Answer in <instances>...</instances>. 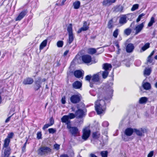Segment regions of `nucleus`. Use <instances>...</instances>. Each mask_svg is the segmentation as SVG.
<instances>
[{
    "label": "nucleus",
    "mask_w": 157,
    "mask_h": 157,
    "mask_svg": "<svg viewBox=\"0 0 157 157\" xmlns=\"http://www.w3.org/2000/svg\"><path fill=\"white\" fill-rule=\"evenodd\" d=\"M106 106L105 100L100 99V96H99L94 104L95 110L97 114L100 115L104 112L106 109Z\"/></svg>",
    "instance_id": "1"
},
{
    "label": "nucleus",
    "mask_w": 157,
    "mask_h": 157,
    "mask_svg": "<svg viewBox=\"0 0 157 157\" xmlns=\"http://www.w3.org/2000/svg\"><path fill=\"white\" fill-rule=\"evenodd\" d=\"M52 149L47 146H43L40 147L37 150L38 154L40 156L46 155L50 154Z\"/></svg>",
    "instance_id": "2"
},
{
    "label": "nucleus",
    "mask_w": 157,
    "mask_h": 157,
    "mask_svg": "<svg viewBox=\"0 0 157 157\" xmlns=\"http://www.w3.org/2000/svg\"><path fill=\"white\" fill-rule=\"evenodd\" d=\"M82 97L79 93L72 95L70 98L71 103L73 104H77L80 102Z\"/></svg>",
    "instance_id": "3"
},
{
    "label": "nucleus",
    "mask_w": 157,
    "mask_h": 157,
    "mask_svg": "<svg viewBox=\"0 0 157 157\" xmlns=\"http://www.w3.org/2000/svg\"><path fill=\"white\" fill-rule=\"evenodd\" d=\"M72 25L71 23L68 26L67 30L68 33V39L67 42L69 44H71L73 41L74 38V35L73 33Z\"/></svg>",
    "instance_id": "4"
},
{
    "label": "nucleus",
    "mask_w": 157,
    "mask_h": 157,
    "mask_svg": "<svg viewBox=\"0 0 157 157\" xmlns=\"http://www.w3.org/2000/svg\"><path fill=\"white\" fill-rule=\"evenodd\" d=\"M100 81V77L99 75L98 74H94L92 76V78L90 84V86L91 88L94 87V84H97V83Z\"/></svg>",
    "instance_id": "5"
},
{
    "label": "nucleus",
    "mask_w": 157,
    "mask_h": 157,
    "mask_svg": "<svg viewBox=\"0 0 157 157\" xmlns=\"http://www.w3.org/2000/svg\"><path fill=\"white\" fill-rule=\"evenodd\" d=\"M90 130L87 128H84L82 130V138L84 140H86L90 136Z\"/></svg>",
    "instance_id": "6"
},
{
    "label": "nucleus",
    "mask_w": 157,
    "mask_h": 157,
    "mask_svg": "<svg viewBox=\"0 0 157 157\" xmlns=\"http://www.w3.org/2000/svg\"><path fill=\"white\" fill-rule=\"evenodd\" d=\"M67 128L69 130V131L71 134L74 136H77V134L78 133V129L77 127H71V125L68 126Z\"/></svg>",
    "instance_id": "7"
},
{
    "label": "nucleus",
    "mask_w": 157,
    "mask_h": 157,
    "mask_svg": "<svg viewBox=\"0 0 157 157\" xmlns=\"http://www.w3.org/2000/svg\"><path fill=\"white\" fill-rule=\"evenodd\" d=\"M82 61L85 63L88 64L91 63L92 61L91 56L89 55H84L82 56Z\"/></svg>",
    "instance_id": "8"
},
{
    "label": "nucleus",
    "mask_w": 157,
    "mask_h": 157,
    "mask_svg": "<svg viewBox=\"0 0 157 157\" xmlns=\"http://www.w3.org/2000/svg\"><path fill=\"white\" fill-rule=\"evenodd\" d=\"M41 78L39 77L38 79L35 82V85L34 87V89L35 91L38 90L41 87Z\"/></svg>",
    "instance_id": "9"
},
{
    "label": "nucleus",
    "mask_w": 157,
    "mask_h": 157,
    "mask_svg": "<svg viewBox=\"0 0 157 157\" xmlns=\"http://www.w3.org/2000/svg\"><path fill=\"white\" fill-rule=\"evenodd\" d=\"M28 11L27 10L22 11L15 19L16 21L21 20L27 14Z\"/></svg>",
    "instance_id": "10"
},
{
    "label": "nucleus",
    "mask_w": 157,
    "mask_h": 157,
    "mask_svg": "<svg viewBox=\"0 0 157 157\" xmlns=\"http://www.w3.org/2000/svg\"><path fill=\"white\" fill-rule=\"evenodd\" d=\"M61 121L63 123H65L67 124V127L71 125L70 120L69 118L68 115H65L63 116L61 118Z\"/></svg>",
    "instance_id": "11"
},
{
    "label": "nucleus",
    "mask_w": 157,
    "mask_h": 157,
    "mask_svg": "<svg viewBox=\"0 0 157 157\" xmlns=\"http://www.w3.org/2000/svg\"><path fill=\"white\" fill-rule=\"evenodd\" d=\"M82 83L81 82L76 81L74 82L72 84V86L74 89H80L82 87Z\"/></svg>",
    "instance_id": "12"
},
{
    "label": "nucleus",
    "mask_w": 157,
    "mask_h": 157,
    "mask_svg": "<svg viewBox=\"0 0 157 157\" xmlns=\"http://www.w3.org/2000/svg\"><path fill=\"white\" fill-rule=\"evenodd\" d=\"M145 22H144L136 26L135 28L136 30L135 34H137L143 29L144 26Z\"/></svg>",
    "instance_id": "13"
},
{
    "label": "nucleus",
    "mask_w": 157,
    "mask_h": 157,
    "mask_svg": "<svg viewBox=\"0 0 157 157\" xmlns=\"http://www.w3.org/2000/svg\"><path fill=\"white\" fill-rule=\"evenodd\" d=\"M134 132V128H132L131 127L127 128L124 131V134L127 136H130Z\"/></svg>",
    "instance_id": "14"
},
{
    "label": "nucleus",
    "mask_w": 157,
    "mask_h": 157,
    "mask_svg": "<svg viewBox=\"0 0 157 157\" xmlns=\"http://www.w3.org/2000/svg\"><path fill=\"white\" fill-rule=\"evenodd\" d=\"M124 7L121 5H117L113 7V12L121 13L123 12Z\"/></svg>",
    "instance_id": "15"
},
{
    "label": "nucleus",
    "mask_w": 157,
    "mask_h": 157,
    "mask_svg": "<svg viewBox=\"0 0 157 157\" xmlns=\"http://www.w3.org/2000/svg\"><path fill=\"white\" fill-rule=\"evenodd\" d=\"M116 0H104L102 4L103 6H109L116 2Z\"/></svg>",
    "instance_id": "16"
},
{
    "label": "nucleus",
    "mask_w": 157,
    "mask_h": 157,
    "mask_svg": "<svg viewBox=\"0 0 157 157\" xmlns=\"http://www.w3.org/2000/svg\"><path fill=\"white\" fill-rule=\"evenodd\" d=\"M75 116L78 118H82L84 115L83 110L81 109H78L75 112Z\"/></svg>",
    "instance_id": "17"
},
{
    "label": "nucleus",
    "mask_w": 157,
    "mask_h": 157,
    "mask_svg": "<svg viewBox=\"0 0 157 157\" xmlns=\"http://www.w3.org/2000/svg\"><path fill=\"white\" fill-rule=\"evenodd\" d=\"M134 49L133 44L132 43H129L126 46V50L128 53H131L132 52Z\"/></svg>",
    "instance_id": "18"
},
{
    "label": "nucleus",
    "mask_w": 157,
    "mask_h": 157,
    "mask_svg": "<svg viewBox=\"0 0 157 157\" xmlns=\"http://www.w3.org/2000/svg\"><path fill=\"white\" fill-rule=\"evenodd\" d=\"M33 79L30 77H27L24 79L23 82V83L24 85H31L33 82Z\"/></svg>",
    "instance_id": "19"
},
{
    "label": "nucleus",
    "mask_w": 157,
    "mask_h": 157,
    "mask_svg": "<svg viewBox=\"0 0 157 157\" xmlns=\"http://www.w3.org/2000/svg\"><path fill=\"white\" fill-rule=\"evenodd\" d=\"M86 22L84 21L83 26L78 29L77 32V33L79 34L81 33L82 31H86L88 30L89 29V27L88 26L86 25Z\"/></svg>",
    "instance_id": "20"
},
{
    "label": "nucleus",
    "mask_w": 157,
    "mask_h": 157,
    "mask_svg": "<svg viewBox=\"0 0 157 157\" xmlns=\"http://www.w3.org/2000/svg\"><path fill=\"white\" fill-rule=\"evenodd\" d=\"M127 17L125 15L120 17L119 20V23L121 25H123L127 22Z\"/></svg>",
    "instance_id": "21"
},
{
    "label": "nucleus",
    "mask_w": 157,
    "mask_h": 157,
    "mask_svg": "<svg viewBox=\"0 0 157 157\" xmlns=\"http://www.w3.org/2000/svg\"><path fill=\"white\" fill-rule=\"evenodd\" d=\"M134 132L138 136H144V134L145 132V130L142 128L141 129V131L136 128H134Z\"/></svg>",
    "instance_id": "22"
},
{
    "label": "nucleus",
    "mask_w": 157,
    "mask_h": 157,
    "mask_svg": "<svg viewBox=\"0 0 157 157\" xmlns=\"http://www.w3.org/2000/svg\"><path fill=\"white\" fill-rule=\"evenodd\" d=\"M74 75L75 77L78 78H81L83 75L82 71L79 70L75 71L74 72Z\"/></svg>",
    "instance_id": "23"
},
{
    "label": "nucleus",
    "mask_w": 157,
    "mask_h": 157,
    "mask_svg": "<svg viewBox=\"0 0 157 157\" xmlns=\"http://www.w3.org/2000/svg\"><path fill=\"white\" fill-rule=\"evenodd\" d=\"M101 134L100 132L98 131L93 132L92 135V136L94 139L98 140Z\"/></svg>",
    "instance_id": "24"
},
{
    "label": "nucleus",
    "mask_w": 157,
    "mask_h": 157,
    "mask_svg": "<svg viewBox=\"0 0 157 157\" xmlns=\"http://www.w3.org/2000/svg\"><path fill=\"white\" fill-rule=\"evenodd\" d=\"M10 151L11 149L10 147L6 148L3 153L4 157H9L11 153Z\"/></svg>",
    "instance_id": "25"
},
{
    "label": "nucleus",
    "mask_w": 157,
    "mask_h": 157,
    "mask_svg": "<svg viewBox=\"0 0 157 157\" xmlns=\"http://www.w3.org/2000/svg\"><path fill=\"white\" fill-rule=\"evenodd\" d=\"M112 68V66L111 64L105 63L103 64V69L105 71H108L109 69V70H111Z\"/></svg>",
    "instance_id": "26"
},
{
    "label": "nucleus",
    "mask_w": 157,
    "mask_h": 157,
    "mask_svg": "<svg viewBox=\"0 0 157 157\" xmlns=\"http://www.w3.org/2000/svg\"><path fill=\"white\" fill-rule=\"evenodd\" d=\"M10 142V140L6 138L4 141V144L3 146V148H8Z\"/></svg>",
    "instance_id": "27"
},
{
    "label": "nucleus",
    "mask_w": 157,
    "mask_h": 157,
    "mask_svg": "<svg viewBox=\"0 0 157 157\" xmlns=\"http://www.w3.org/2000/svg\"><path fill=\"white\" fill-rule=\"evenodd\" d=\"M144 89L148 90L151 89V84L148 82H144L142 85Z\"/></svg>",
    "instance_id": "28"
},
{
    "label": "nucleus",
    "mask_w": 157,
    "mask_h": 157,
    "mask_svg": "<svg viewBox=\"0 0 157 157\" xmlns=\"http://www.w3.org/2000/svg\"><path fill=\"white\" fill-rule=\"evenodd\" d=\"M81 3L79 1H76L73 3V6L74 9H79Z\"/></svg>",
    "instance_id": "29"
},
{
    "label": "nucleus",
    "mask_w": 157,
    "mask_h": 157,
    "mask_svg": "<svg viewBox=\"0 0 157 157\" xmlns=\"http://www.w3.org/2000/svg\"><path fill=\"white\" fill-rule=\"evenodd\" d=\"M47 39H45L43 40L40 44V49L42 50L44 48V47H46L47 44Z\"/></svg>",
    "instance_id": "30"
},
{
    "label": "nucleus",
    "mask_w": 157,
    "mask_h": 157,
    "mask_svg": "<svg viewBox=\"0 0 157 157\" xmlns=\"http://www.w3.org/2000/svg\"><path fill=\"white\" fill-rule=\"evenodd\" d=\"M150 47V44L148 43H147L145 44L143 46L140 50L141 52H144L148 48Z\"/></svg>",
    "instance_id": "31"
},
{
    "label": "nucleus",
    "mask_w": 157,
    "mask_h": 157,
    "mask_svg": "<svg viewBox=\"0 0 157 157\" xmlns=\"http://www.w3.org/2000/svg\"><path fill=\"white\" fill-rule=\"evenodd\" d=\"M148 100L147 98L146 97H142L139 100L140 104H143L146 103Z\"/></svg>",
    "instance_id": "32"
},
{
    "label": "nucleus",
    "mask_w": 157,
    "mask_h": 157,
    "mask_svg": "<svg viewBox=\"0 0 157 157\" xmlns=\"http://www.w3.org/2000/svg\"><path fill=\"white\" fill-rule=\"evenodd\" d=\"M88 53L89 54L93 55L97 52L96 49L94 48H90L88 49Z\"/></svg>",
    "instance_id": "33"
},
{
    "label": "nucleus",
    "mask_w": 157,
    "mask_h": 157,
    "mask_svg": "<svg viewBox=\"0 0 157 157\" xmlns=\"http://www.w3.org/2000/svg\"><path fill=\"white\" fill-rule=\"evenodd\" d=\"M114 27V25L113 19L110 20L108 21L107 24V27L108 29H112Z\"/></svg>",
    "instance_id": "34"
},
{
    "label": "nucleus",
    "mask_w": 157,
    "mask_h": 157,
    "mask_svg": "<svg viewBox=\"0 0 157 157\" xmlns=\"http://www.w3.org/2000/svg\"><path fill=\"white\" fill-rule=\"evenodd\" d=\"M151 70L150 68H146L144 71V74L145 75L149 76L151 74Z\"/></svg>",
    "instance_id": "35"
},
{
    "label": "nucleus",
    "mask_w": 157,
    "mask_h": 157,
    "mask_svg": "<svg viewBox=\"0 0 157 157\" xmlns=\"http://www.w3.org/2000/svg\"><path fill=\"white\" fill-rule=\"evenodd\" d=\"M155 18L153 17H151L150 21L148 24V27H151L153 25V23L155 22Z\"/></svg>",
    "instance_id": "36"
},
{
    "label": "nucleus",
    "mask_w": 157,
    "mask_h": 157,
    "mask_svg": "<svg viewBox=\"0 0 157 157\" xmlns=\"http://www.w3.org/2000/svg\"><path fill=\"white\" fill-rule=\"evenodd\" d=\"M108 153L107 151H102L101 152L100 154L102 157H107Z\"/></svg>",
    "instance_id": "37"
},
{
    "label": "nucleus",
    "mask_w": 157,
    "mask_h": 157,
    "mask_svg": "<svg viewBox=\"0 0 157 157\" xmlns=\"http://www.w3.org/2000/svg\"><path fill=\"white\" fill-rule=\"evenodd\" d=\"M109 74V72L108 71H103L102 73V78L104 79L106 78L108 76Z\"/></svg>",
    "instance_id": "38"
},
{
    "label": "nucleus",
    "mask_w": 157,
    "mask_h": 157,
    "mask_svg": "<svg viewBox=\"0 0 157 157\" xmlns=\"http://www.w3.org/2000/svg\"><path fill=\"white\" fill-rule=\"evenodd\" d=\"M124 32L125 34L128 36L131 33V30L130 28H128L124 30Z\"/></svg>",
    "instance_id": "39"
},
{
    "label": "nucleus",
    "mask_w": 157,
    "mask_h": 157,
    "mask_svg": "<svg viewBox=\"0 0 157 157\" xmlns=\"http://www.w3.org/2000/svg\"><path fill=\"white\" fill-rule=\"evenodd\" d=\"M92 78V76L91 75H86L85 77V80L86 81H88L90 83V84L91 80Z\"/></svg>",
    "instance_id": "40"
},
{
    "label": "nucleus",
    "mask_w": 157,
    "mask_h": 157,
    "mask_svg": "<svg viewBox=\"0 0 157 157\" xmlns=\"http://www.w3.org/2000/svg\"><path fill=\"white\" fill-rule=\"evenodd\" d=\"M145 15V14L144 13H142L139 15L136 20V22L138 23L140 21L141 19L142 18V17Z\"/></svg>",
    "instance_id": "41"
},
{
    "label": "nucleus",
    "mask_w": 157,
    "mask_h": 157,
    "mask_svg": "<svg viewBox=\"0 0 157 157\" xmlns=\"http://www.w3.org/2000/svg\"><path fill=\"white\" fill-rule=\"evenodd\" d=\"M63 45V42L62 40H59L57 43V45L58 47H62Z\"/></svg>",
    "instance_id": "42"
},
{
    "label": "nucleus",
    "mask_w": 157,
    "mask_h": 157,
    "mask_svg": "<svg viewBox=\"0 0 157 157\" xmlns=\"http://www.w3.org/2000/svg\"><path fill=\"white\" fill-rule=\"evenodd\" d=\"M14 135V134L13 132H10L8 134L6 138L10 140L11 139H12L13 138Z\"/></svg>",
    "instance_id": "43"
},
{
    "label": "nucleus",
    "mask_w": 157,
    "mask_h": 157,
    "mask_svg": "<svg viewBox=\"0 0 157 157\" xmlns=\"http://www.w3.org/2000/svg\"><path fill=\"white\" fill-rule=\"evenodd\" d=\"M139 7V5L138 4H135L134 5L132 8H131V10L132 11H134L136 10Z\"/></svg>",
    "instance_id": "44"
},
{
    "label": "nucleus",
    "mask_w": 157,
    "mask_h": 157,
    "mask_svg": "<svg viewBox=\"0 0 157 157\" xmlns=\"http://www.w3.org/2000/svg\"><path fill=\"white\" fill-rule=\"evenodd\" d=\"M118 34V29H116L113 32V36L115 38H117Z\"/></svg>",
    "instance_id": "45"
},
{
    "label": "nucleus",
    "mask_w": 157,
    "mask_h": 157,
    "mask_svg": "<svg viewBox=\"0 0 157 157\" xmlns=\"http://www.w3.org/2000/svg\"><path fill=\"white\" fill-rule=\"evenodd\" d=\"M75 113L74 114L73 113H70L69 114L68 117L69 119H71L74 118L75 117Z\"/></svg>",
    "instance_id": "46"
},
{
    "label": "nucleus",
    "mask_w": 157,
    "mask_h": 157,
    "mask_svg": "<svg viewBox=\"0 0 157 157\" xmlns=\"http://www.w3.org/2000/svg\"><path fill=\"white\" fill-rule=\"evenodd\" d=\"M48 131L49 133L53 134L55 133L56 132V129L53 128H50L48 129Z\"/></svg>",
    "instance_id": "47"
},
{
    "label": "nucleus",
    "mask_w": 157,
    "mask_h": 157,
    "mask_svg": "<svg viewBox=\"0 0 157 157\" xmlns=\"http://www.w3.org/2000/svg\"><path fill=\"white\" fill-rule=\"evenodd\" d=\"M26 142L24 143L23 146L22 147V151H24L26 147L27 144V142L28 141V139L27 137L26 138Z\"/></svg>",
    "instance_id": "48"
},
{
    "label": "nucleus",
    "mask_w": 157,
    "mask_h": 157,
    "mask_svg": "<svg viewBox=\"0 0 157 157\" xmlns=\"http://www.w3.org/2000/svg\"><path fill=\"white\" fill-rule=\"evenodd\" d=\"M54 148L56 150H58L60 149V145L57 144H55L53 146Z\"/></svg>",
    "instance_id": "49"
},
{
    "label": "nucleus",
    "mask_w": 157,
    "mask_h": 157,
    "mask_svg": "<svg viewBox=\"0 0 157 157\" xmlns=\"http://www.w3.org/2000/svg\"><path fill=\"white\" fill-rule=\"evenodd\" d=\"M50 123L49 124L51 126L53 125L54 123V120L52 117H51L49 119Z\"/></svg>",
    "instance_id": "50"
},
{
    "label": "nucleus",
    "mask_w": 157,
    "mask_h": 157,
    "mask_svg": "<svg viewBox=\"0 0 157 157\" xmlns=\"http://www.w3.org/2000/svg\"><path fill=\"white\" fill-rule=\"evenodd\" d=\"M37 138L38 139H40L42 138V134L41 132H39L37 133Z\"/></svg>",
    "instance_id": "51"
},
{
    "label": "nucleus",
    "mask_w": 157,
    "mask_h": 157,
    "mask_svg": "<svg viewBox=\"0 0 157 157\" xmlns=\"http://www.w3.org/2000/svg\"><path fill=\"white\" fill-rule=\"evenodd\" d=\"M153 59L151 57H149V56H148L147 58V63H151L153 61Z\"/></svg>",
    "instance_id": "52"
},
{
    "label": "nucleus",
    "mask_w": 157,
    "mask_h": 157,
    "mask_svg": "<svg viewBox=\"0 0 157 157\" xmlns=\"http://www.w3.org/2000/svg\"><path fill=\"white\" fill-rule=\"evenodd\" d=\"M154 155V151H150L147 155V157H152Z\"/></svg>",
    "instance_id": "53"
},
{
    "label": "nucleus",
    "mask_w": 157,
    "mask_h": 157,
    "mask_svg": "<svg viewBox=\"0 0 157 157\" xmlns=\"http://www.w3.org/2000/svg\"><path fill=\"white\" fill-rule=\"evenodd\" d=\"M51 126L49 124H46L44 125V126L42 128L43 130H45V129L48 128L49 127Z\"/></svg>",
    "instance_id": "54"
},
{
    "label": "nucleus",
    "mask_w": 157,
    "mask_h": 157,
    "mask_svg": "<svg viewBox=\"0 0 157 157\" xmlns=\"http://www.w3.org/2000/svg\"><path fill=\"white\" fill-rule=\"evenodd\" d=\"M66 0H63L60 3H59L58 4H57L59 6H62L64 4Z\"/></svg>",
    "instance_id": "55"
},
{
    "label": "nucleus",
    "mask_w": 157,
    "mask_h": 157,
    "mask_svg": "<svg viewBox=\"0 0 157 157\" xmlns=\"http://www.w3.org/2000/svg\"><path fill=\"white\" fill-rule=\"evenodd\" d=\"M102 125L104 126L107 127L109 125V123L107 121L104 122L102 124Z\"/></svg>",
    "instance_id": "56"
},
{
    "label": "nucleus",
    "mask_w": 157,
    "mask_h": 157,
    "mask_svg": "<svg viewBox=\"0 0 157 157\" xmlns=\"http://www.w3.org/2000/svg\"><path fill=\"white\" fill-rule=\"evenodd\" d=\"M13 115V114H12L11 116L8 117L5 120V123H7L10 120V119L11 118V117H12V116Z\"/></svg>",
    "instance_id": "57"
},
{
    "label": "nucleus",
    "mask_w": 157,
    "mask_h": 157,
    "mask_svg": "<svg viewBox=\"0 0 157 157\" xmlns=\"http://www.w3.org/2000/svg\"><path fill=\"white\" fill-rule=\"evenodd\" d=\"M69 52V50H66L63 53V56L64 57H65V56H66L67 54H68V53Z\"/></svg>",
    "instance_id": "58"
},
{
    "label": "nucleus",
    "mask_w": 157,
    "mask_h": 157,
    "mask_svg": "<svg viewBox=\"0 0 157 157\" xmlns=\"http://www.w3.org/2000/svg\"><path fill=\"white\" fill-rule=\"evenodd\" d=\"M115 46L117 47V49L120 48V46H119V43H118V41H116L115 43Z\"/></svg>",
    "instance_id": "59"
},
{
    "label": "nucleus",
    "mask_w": 157,
    "mask_h": 157,
    "mask_svg": "<svg viewBox=\"0 0 157 157\" xmlns=\"http://www.w3.org/2000/svg\"><path fill=\"white\" fill-rule=\"evenodd\" d=\"M59 157H69V156L67 154H63L61 155Z\"/></svg>",
    "instance_id": "60"
},
{
    "label": "nucleus",
    "mask_w": 157,
    "mask_h": 157,
    "mask_svg": "<svg viewBox=\"0 0 157 157\" xmlns=\"http://www.w3.org/2000/svg\"><path fill=\"white\" fill-rule=\"evenodd\" d=\"M61 102H62V104H64L66 103V101L65 98H62L61 99Z\"/></svg>",
    "instance_id": "61"
},
{
    "label": "nucleus",
    "mask_w": 157,
    "mask_h": 157,
    "mask_svg": "<svg viewBox=\"0 0 157 157\" xmlns=\"http://www.w3.org/2000/svg\"><path fill=\"white\" fill-rule=\"evenodd\" d=\"M154 53L155 51L154 50H153L152 51L150 55L148 56L149 57H151L154 55Z\"/></svg>",
    "instance_id": "62"
},
{
    "label": "nucleus",
    "mask_w": 157,
    "mask_h": 157,
    "mask_svg": "<svg viewBox=\"0 0 157 157\" xmlns=\"http://www.w3.org/2000/svg\"><path fill=\"white\" fill-rule=\"evenodd\" d=\"M123 138V140L125 141H128L129 140V139L128 137H127L126 138L125 137Z\"/></svg>",
    "instance_id": "63"
},
{
    "label": "nucleus",
    "mask_w": 157,
    "mask_h": 157,
    "mask_svg": "<svg viewBox=\"0 0 157 157\" xmlns=\"http://www.w3.org/2000/svg\"><path fill=\"white\" fill-rule=\"evenodd\" d=\"M90 156L91 157H98L94 154L92 153L90 154Z\"/></svg>",
    "instance_id": "64"
}]
</instances>
